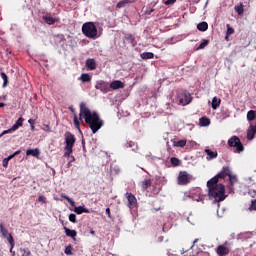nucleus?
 Here are the masks:
<instances>
[{
  "instance_id": "f257e3e1",
  "label": "nucleus",
  "mask_w": 256,
  "mask_h": 256,
  "mask_svg": "<svg viewBox=\"0 0 256 256\" xmlns=\"http://www.w3.org/2000/svg\"><path fill=\"white\" fill-rule=\"evenodd\" d=\"M83 119L86 125H88V127L91 129L93 134L97 133V131H99V129H101L103 125H105V121L101 119L99 113H97V111H91V109H89L87 103L85 102L80 103L79 118L77 117V115H74L75 129L81 131V123L79 121L83 122Z\"/></svg>"
},
{
  "instance_id": "f03ea898",
  "label": "nucleus",
  "mask_w": 256,
  "mask_h": 256,
  "mask_svg": "<svg viewBox=\"0 0 256 256\" xmlns=\"http://www.w3.org/2000/svg\"><path fill=\"white\" fill-rule=\"evenodd\" d=\"M207 187L209 198L215 200L216 203H221V201H225V199H227V195H225V186L223 184H219V182H217V178H211L208 180Z\"/></svg>"
},
{
  "instance_id": "7ed1b4c3",
  "label": "nucleus",
  "mask_w": 256,
  "mask_h": 256,
  "mask_svg": "<svg viewBox=\"0 0 256 256\" xmlns=\"http://www.w3.org/2000/svg\"><path fill=\"white\" fill-rule=\"evenodd\" d=\"M82 33L88 39H95L97 37V26L93 22H86L82 25Z\"/></svg>"
},
{
  "instance_id": "20e7f679",
  "label": "nucleus",
  "mask_w": 256,
  "mask_h": 256,
  "mask_svg": "<svg viewBox=\"0 0 256 256\" xmlns=\"http://www.w3.org/2000/svg\"><path fill=\"white\" fill-rule=\"evenodd\" d=\"M228 146L235 147V153H243V151H245V146H243V143H241V139H239V137L237 136H232L228 140Z\"/></svg>"
},
{
  "instance_id": "39448f33",
  "label": "nucleus",
  "mask_w": 256,
  "mask_h": 256,
  "mask_svg": "<svg viewBox=\"0 0 256 256\" xmlns=\"http://www.w3.org/2000/svg\"><path fill=\"white\" fill-rule=\"evenodd\" d=\"M192 176L191 174H188L187 171H180L177 182L178 185H189L191 183Z\"/></svg>"
},
{
  "instance_id": "423d86ee",
  "label": "nucleus",
  "mask_w": 256,
  "mask_h": 256,
  "mask_svg": "<svg viewBox=\"0 0 256 256\" xmlns=\"http://www.w3.org/2000/svg\"><path fill=\"white\" fill-rule=\"evenodd\" d=\"M178 101L180 105H189V103H191V94L187 92V90H182L178 94Z\"/></svg>"
},
{
  "instance_id": "0eeeda50",
  "label": "nucleus",
  "mask_w": 256,
  "mask_h": 256,
  "mask_svg": "<svg viewBox=\"0 0 256 256\" xmlns=\"http://www.w3.org/2000/svg\"><path fill=\"white\" fill-rule=\"evenodd\" d=\"M64 137H65V143H66L65 148L73 149V146L75 145V141H77V139L75 138V135H73L71 132H66Z\"/></svg>"
},
{
  "instance_id": "6e6552de",
  "label": "nucleus",
  "mask_w": 256,
  "mask_h": 256,
  "mask_svg": "<svg viewBox=\"0 0 256 256\" xmlns=\"http://www.w3.org/2000/svg\"><path fill=\"white\" fill-rule=\"evenodd\" d=\"M230 173L231 169L229 168V166H224L222 170L213 177V179H216V183H219V179H225V177H229Z\"/></svg>"
},
{
  "instance_id": "1a4fd4ad",
  "label": "nucleus",
  "mask_w": 256,
  "mask_h": 256,
  "mask_svg": "<svg viewBox=\"0 0 256 256\" xmlns=\"http://www.w3.org/2000/svg\"><path fill=\"white\" fill-rule=\"evenodd\" d=\"M95 89H98L102 93H109L111 91L109 84L103 80L96 83Z\"/></svg>"
},
{
  "instance_id": "9d476101",
  "label": "nucleus",
  "mask_w": 256,
  "mask_h": 256,
  "mask_svg": "<svg viewBox=\"0 0 256 256\" xmlns=\"http://www.w3.org/2000/svg\"><path fill=\"white\" fill-rule=\"evenodd\" d=\"M25 121V119H23V117H20L17 119V121L15 122V124L8 130H4V133H13V131H17V129H19V127H23V122Z\"/></svg>"
},
{
  "instance_id": "9b49d317",
  "label": "nucleus",
  "mask_w": 256,
  "mask_h": 256,
  "mask_svg": "<svg viewBox=\"0 0 256 256\" xmlns=\"http://www.w3.org/2000/svg\"><path fill=\"white\" fill-rule=\"evenodd\" d=\"M216 253L218 256H227L231 253V249L225 245H219L216 248Z\"/></svg>"
},
{
  "instance_id": "f8f14e48",
  "label": "nucleus",
  "mask_w": 256,
  "mask_h": 256,
  "mask_svg": "<svg viewBox=\"0 0 256 256\" xmlns=\"http://www.w3.org/2000/svg\"><path fill=\"white\" fill-rule=\"evenodd\" d=\"M126 198L128 199V207L129 209H133V207H135L137 205V198L135 197V195H133V193H126Z\"/></svg>"
},
{
  "instance_id": "ddd939ff",
  "label": "nucleus",
  "mask_w": 256,
  "mask_h": 256,
  "mask_svg": "<svg viewBox=\"0 0 256 256\" xmlns=\"http://www.w3.org/2000/svg\"><path fill=\"white\" fill-rule=\"evenodd\" d=\"M110 89H113L114 91L117 89H123L125 87V84L121 82V80H114L109 85Z\"/></svg>"
},
{
  "instance_id": "4468645a",
  "label": "nucleus",
  "mask_w": 256,
  "mask_h": 256,
  "mask_svg": "<svg viewBox=\"0 0 256 256\" xmlns=\"http://www.w3.org/2000/svg\"><path fill=\"white\" fill-rule=\"evenodd\" d=\"M20 154H21V150H17L13 154L9 155L7 158H4L2 162L3 167L5 168L9 167V161H11V159H13L16 155H20Z\"/></svg>"
},
{
  "instance_id": "2eb2a0df",
  "label": "nucleus",
  "mask_w": 256,
  "mask_h": 256,
  "mask_svg": "<svg viewBox=\"0 0 256 256\" xmlns=\"http://www.w3.org/2000/svg\"><path fill=\"white\" fill-rule=\"evenodd\" d=\"M86 67L90 71H95V69H97V62L93 58H88L86 60Z\"/></svg>"
},
{
  "instance_id": "dca6fc26",
  "label": "nucleus",
  "mask_w": 256,
  "mask_h": 256,
  "mask_svg": "<svg viewBox=\"0 0 256 256\" xmlns=\"http://www.w3.org/2000/svg\"><path fill=\"white\" fill-rule=\"evenodd\" d=\"M256 133V125H250V127L247 130V140L251 141L255 138Z\"/></svg>"
},
{
  "instance_id": "f3484780",
  "label": "nucleus",
  "mask_w": 256,
  "mask_h": 256,
  "mask_svg": "<svg viewBox=\"0 0 256 256\" xmlns=\"http://www.w3.org/2000/svg\"><path fill=\"white\" fill-rule=\"evenodd\" d=\"M151 185H153V181L149 178L144 179L143 181L140 182V187L142 191H147V189H149Z\"/></svg>"
},
{
  "instance_id": "a211bd4d",
  "label": "nucleus",
  "mask_w": 256,
  "mask_h": 256,
  "mask_svg": "<svg viewBox=\"0 0 256 256\" xmlns=\"http://www.w3.org/2000/svg\"><path fill=\"white\" fill-rule=\"evenodd\" d=\"M63 229L66 233V236L71 237L75 241V239L77 237V230H71V229L67 228V226H64Z\"/></svg>"
},
{
  "instance_id": "6ab92c4d",
  "label": "nucleus",
  "mask_w": 256,
  "mask_h": 256,
  "mask_svg": "<svg viewBox=\"0 0 256 256\" xmlns=\"http://www.w3.org/2000/svg\"><path fill=\"white\" fill-rule=\"evenodd\" d=\"M205 153L207 155V161H211V159H217V151H211V149H205Z\"/></svg>"
},
{
  "instance_id": "aec40b11",
  "label": "nucleus",
  "mask_w": 256,
  "mask_h": 256,
  "mask_svg": "<svg viewBox=\"0 0 256 256\" xmlns=\"http://www.w3.org/2000/svg\"><path fill=\"white\" fill-rule=\"evenodd\" d=\"M228 177H229L228 189H229V191H233V185H235V183H237V176L232 175L230 172Z\"/></svg>"
},
{
  "instance_id": "412c9836",
  "label": "nucleus",
  "mask_w": 256,
  "mask_h": 256,
  "mask_svg": "<svg viewBox=\"0 0 256 256\" xmlns=\"http://www.w3.org/2000/svg\"><path fill=\"white\" fill-rule=\"evenodd\" d=\"M131 3H135V0H122L117 3V9H123V7H127V5H131Z\"/></svg>"
},
{
  "instance_id": "4be33fe9",
  "label": "nucleus",
  "mask_w": 256,
  "mask_h": 256,
  "mask_svg": "<svg viewBox=\"0 0 256 256\" xmlns=\"http://www.w3.org/2000/svg\"><path fill=\"white\" fill-rule=\"evenodd\" d=\"M3 68H0V76L3 79V84L2 87H7V85H9V77L7 76V74H5V72H2Z\"/></svg>"
},
{
  "instance_id": "5701e85b",
  "label": "nucleus",
  "mask_w": 256,
  "mask_h": 256,
  "mask_svg": "<svg viewBox=\"0 0 256 256\" xmlns=\"http://www.w3.org/2000/svg\"><path fill=\"white\" fill-rule=\"evenodd\" d=\"M199 124L201 125V127H209V125H211V119L207 117H201L199 119Z\"/></svg>"
},
{
  "instance_id": "b1692460",
  "label": "nucleus",
  "mask_w": 256,
  "mask_h": 256,
  "mask_svg": "<svg viewBox=\"0 0 256 256\" xmlns=\"http://www.w3.org/2000/svg\"><path fill=\"white\" fill-rule=\"evenodd\" d=\"M75 213L77 215H83V213H90L89 209L83 207V206H78L74 208Z\"/></svg>"
},
{
  "instance_id": "393cba45",
  "label": "nucleus",
  "mask_w": 256,
  "mask_h": 256,
  "mask_svg": "<svg viewBox=\"0 0 256 256\" xmlns=\"http://www.w3.org/2000/svg\"><path fill=\"white\" fill-rule=\"evenodd\" d=\"M0 233H1L2 237H4V238L11 235V233H9V230H7V228H5V226H3V223H0Z\"/></svg>"
},
{
  "instance_id": "a878e982",
  "label": "nucleus",
  "mask_w": 256,
  "mask_h": 256,
  "mask_svg": "<svg viewBox=\"0 0 256 256\" xmlns=\"http://www.w3.org/2000/svg\"><path fill=\"white\" fill-rule=\"evenodd\" d=\"M79 80L82 81V83H89L91 81V75L88 73H83L81 74Z\"/></svg>"
},
{
  "instance_id": "bb28decb",
  "label": "nucleus",
  "mask_w": 256,
  "mask_h": 256,
  "mask_svg": "<svg viewBox=\"0 0 256 256\" xmlns=\"http://www.w3.org/2000/svg\"><path fill=\"white\" fill-rule=\"evenodd\" d=\"M141 59L147 60V59H154L155 54H153V52H143L140 55Z\"/></svg>"
},
{
  "instance_id": "cd10ccee",
  "label": "nucleus",
  "mask_w": 256,
  "mask_h": 256,
  "mask_svg": "<svg viewBox=\"0 0 256 256\" xmlns=\"http://www.w3.org/2000/svg\"><path fill=\"white\" fill-rule=\"evenodd\" d=\"M198 31H207L209 29V24L207 22H201L197 25Z\"/></svg>"
},
{
  "instance_id": "c85d7f7f",
  "label": "nucleus",
  "mask_w": 256,
  "mask_h": 256,
  "mask_svg": "<svg viewBox=\"0 0 256 256\" xmlns=\"http://www.w3.org/2000/svg\"><path fill=\"white\" fill-rule=\"evenodd\" d=\"M39 149H28L26 151V155L29 156V155H32V157H39Z\"/></svg>"
},
{
  "instance_id": "c756f323",
  "label": "nucleus",
  "mask_w": 256,
  "mask_h": 256,
  "mask_svg": "<svg viewBox=\"0 0 256 256\" xmlns=\"http://www.w3.org/2000/svg\"><path fill=\"white\" fill-rule=\"evenodd\" d=\"M43 20L45 21V23H47V25H55V18L51 17V16H43Z\"/></svg>"
},
{
  "instance_id": "7c9ffc66",
  "label": "nucleus",
  "mask_w": 256,
  "mask_h": 256,
  "mask_svg": "<svg viewBox=\"0 0 256 256\" xmlns=\"http://www.w3.org/2000/svg\"><path fill=\"white\" fill-rule=\"evenodd\" d=\"M221 105V99H218L217 97H214L212 99V109H218V107Z\"/></svg>"
},
{
  "instance_id": "2f4dec72",
  "label": "nucleus",
  "mask_w": 256,
  "mask_h": 256,
  "mask_svg": "<svg viewBox=\"0 0 256 256\" xmlns=\"http://www.w3.org/2000/svg\"><path fill=\"white\" fill-rule=\"evenodd\" d=\"M256 112L255 110H250L247 112V121H255Z\"/></svg>"
},
{
  "instance_id": "473e14b6",
  "label": "nucleus",
  "mask_w": 256,
  "mask_h": 256,
  "mask_svg": "<svg viewBox=\"0 0 256 256\" xmlns=\"http://www.w3.org/2000/svg\"><path fill=\"white\" fill-rule=\"evenodd\" d=\"M236 13H238V15H243V13H245V9L243 8V3H240L239 5L234 7Z\"/></svg>"
},
{
  "instance_id": "72a5a7b5",
  "label": "nucleus",
  "mask_w": 256,
  "mask_h": 256,
  "mask_svg": "<svg viewBox=\"0 0 256 256\" xmlns=\"http://www.w3.org/2000/svg\"><path fill=\"white\" fill-rule=\"evenodd\" d=\"M170 163L173 167H179V165H181V160H179V158L172 157L170 159Z\"/></svg>"
},
{
  "instance_id": "f704fd0d",
  "label": "nucleus",
  "mask_w": 256,
  "mask_h": 256,
  "mask_svg": "<svg viewBox=\"0 0 256 256\" xmlns=\"http://www.w3.org/2000/svg\"><path fill=\"white\" fill-rule=\"evenodd\" d=\"M187 145V140H179L174 142V147H185Z\"/></svg>"
},
{
  "instance_id": "c9c22d12",
  "label": "nucleus",
  "mask_w": 256,
  "mask_h": 256,
  "mask_svg": "<svg viewBox=\"0 0 256 256\" xmlns=\"http://www.w3.org/2000/svg\"><path fill=\"white\" fill-rule=\"evenodd\" d=\"M5 239H7L8 243L10 244V247H15V239H13V235L10 234Z\"/></svg>"
},
{
  "instance_id": "e433bc0d",
  "label": "nucleus",
  "mask_w": 256,
  "mask_h": 256,
  "mask_svg": "<svg viewBox=\"0 0 256 256\" xmlns=\"http://www.w3.org/2000/svg\"><path fill=\"white\" fill-rule=\"evenodd\" d=\"M64 149H65L64 157L69 159L71 157V153H73V148H64Z\"/></svg>"
},
{
  "instance_id": "4c0bfd02",
  "label": "nucleus",
  "mask_w": 256,
  "mask_h": 256,
  "mask_svg": "<svg viewBox=\"0 0 256 256\" xmlns=\"http://www.w3.org/2000/svg\"><path fill=\"white\" fill-rule=\"evenodd\" d=\"M209 45V40H203V42L198 46L197 51L200 49H205Z\"/></svg>"
},
{
  "instance_id": "58836bf2",
  "label": "nucleus",
  "mask_w": 256,
  "mask_h": 256,
  "mask_svg": "<svg viewBox=\"0 0 256 256\" xmlns=\"http://www.w3.org/2000/svg\"><path fill=\"white\" fill-rule=\"evenodd\" d=\"M226 27H227L226 34H228V35L231 36V35H233V34L235 33V29H233V28L231 27V25L227 24Z\"/></svg>"
},
{
  "instance_id": "ea45409f",
  "label": "nucleus",
  "mask_w": 256,
  "mask_h": 256,
  "mask_svg": "<svg viewBox=\"0 0 256 256\" xmlns=\"http://www.w3.org/2000/svg\"><path fill=\"white\" fill-rule=\"evenodd\" d=\"M63 199H65L66 201H68V203L72 206L75 205V202L73 201V199L69 198V196L62 194Z\"/></svg>"
},
{
  "instance_id": "a19ab883",
  "label": "nucleus",
  "mask_w": 256,
  "mask_h": 256,
  "mask_svg": "<svg viewBox=\"0 0 256 256\" xmlns=\"http://www.w3.org/2000/svg\"><path fill=\"white\" fill-rule=\"evenodd\" d=\"M69 221H70L71 223H77V215H75V214H70V215H69Z\"/></svg>"
},
{
  "instance_id": "79ce46f5",
  "label": "nucleus",
  "mask_w": 256,
  "mask_h": 256,
  "mask_svg": "<svg viewBox=\"0 0 256 256\" xmlns=\"http://www.w3.org/2000/svg\"><path fill=\"white\" fill-rule=\"evenodd\" d=\"M125 40L126 41H135V36H133L132 34H126Z\"/></svg>"
},
{
  "instance_id": "37998d69",
  "label": "nucleus",
  "mask_w": 256,
  "mask_h": 256,
  "mask_svg": "<svg viewBox=\"0 0 256 256\" xmlns=\"http://www.w3.org/2000/svg\"><path fill=\"white\" fill-rule=\"evenodd\" d=\"M64 253L66 255H73V252L71 251V245L67 246L64 250Z\"/></svg>"
},
{
  "instance_id": "c03bdc74",
  "label": "nucleus",
  "mask_w": 256,
  "mask_h": 256,
  "mask_svg": "<svg viewBox=\"0 0 256 256\" xmlns=\"http://www.w3.org/2000/svg\"><path fill=\"white\" fill-rule=\"evenodd\" d=\"M23 256H31V250L29 248L23 249Z\"/></svg>"
},
{
  "instance_id": "a18cd8bd",
  "label": "nucleus",
  "mask_w": 256,
  "mask_h": 256,
  "mask_svg": "<svg viewBox=\"0 0 256 256\" xmlns=\"http://www.w3.org/2000/svg\"><path fill=\"white\" fill-rule=\"evenodd\" d=\"M38 201H39L40 203H47V198H46L45 196H39V197H38Z\"/></svg>"
},
{
  "instance_id": "49530a36",
  "label": "nucleus",
  "mask_w": 256,
  "mask_h": 256,
  "mask_svg": "<svg viewBox=\"0 0 256 256\" xmlns=\"http://www.w3.org/2000/svg\"><path fill=\"white\" fill-rule=\"evenodd\" d=\"M174 3H177V0H166L164 2L165 5H174Z\"/></svg>"
},
{
  "instance_id": "de8ad7c7",
  "label": "nucleus",
  "mask_w": 256,
  "mask_h": 256,
  "mask_svg": "<svg viewBox=\"0 0 256 256\" xmlns=\"http://www.w3.org/2000/svg\"><path fill=\"white\" fill-rule=\"evenodd\" d=\"M250 209H251L252 211H256V200H252Z\"/></svg>"
},
{
  "instance_id": "09e8293b",
  "label": "nucleus",
  "mask_w": 256,
  "mask_h": 256,
  "mask_svg": "<svg viewBox=\"0 0 256 256\" xmlns=\"http://www.w3.org/2000/svg\"><path fill=\"white\" fill-rule=\"evenodd\" d=\"M106 215L109 217V219H111V209L110 208H106Z\"/></svg>"
},
{
  "instance_id": "8fccbe9b",
  "label": "nucleus",
  "mask_w": 256,
  "mask_h": 256,
  "mask_svg": "<svg viewBox=\"0 0 256 256\" xmlns=\"http://www.w3.org/2000/svg\"><path fill=\"white\" fill-rule=\"evenodd\" d=\"M0 101H7V95L0 96Z\"/></svg>"
},
{
  "instance_id": "3c124183",
  "label": "nucleus",
  "mask_w": 256,
  "mask_h": 256,
  "mask_svg": "<svg viewBox=\"0 0 256 256\" xmlns=\"http://www.w3.org/2000/svg\"><path fill=\"white\" fill-rule=\"evenodd\" d=\"M28 123H29L30 126H31V125H35V120H34V119H29V120H28Z\"/></svg>"
},
{
  "instance_id": "603ef678",
  "label": "nucleus",
  "mask_w": 256,
  "mask_h": 256,
  "mask_svg": "<svg viewBox=\"0 0 256 256\" xmlns=\"http://www.w3.org/2000/svg\"><path fill=\"white\" fill-rule=\"evenodd\" d=\"M10 253H12V256H15V251H13V246L10 248Z\"/></svg>"
},
{
  "instance_id": "864d4df0",
  "label": "nucleus",
  "mask_w": 256,
  "mask_h": 256,
  "mask_svg": "<svg viewBox=\"0 0 256 256\" xmlns=\"http://www.w3.org/2000/svg\"><path fill=\"white\" fill-rule=\"evenodd\" d=\"M153 11H155L154 9H150L149 11H147L146 13L148 14V15H151L152 13H153Z\"/></svg>"
},
{
  "instance_id": "5fc2aeb1",
  "label": "nucleus",
  "mask_w": 256,
  "mask_h": 256,
  "mask_svg": "<svg viewBox=\"0 0 256 256\" xmlns=\"http://www.w3.org/2000/svg\"><path fill=\"white\" fill-rule=\"evenodd\" d=\"M199 241V239H195L194 241H193V245L191 246V249H193V246L195 245V243H197Z\"/></svg>"
},
{
  "instance_id": "6e6d98bb",
  "label": "nucleus",
  "mask_w": 256,
  "mask_h": 256,
  "mask_svg": "<svg viewBox=\"0 0 256 256\" xmlns=\"http://www.w3.org/2000/svg\"><path fill=\"white\" fill-rule=\"evenodd\" d=\"M229 37H231L230 35L226 34L225 35V41H229Z\"/></svg>"
},
{
  "instance_id": "4d7b16f0",
  "label": "nucleus",
  "mask_w": 256,
  "mask_h": 256,
  "mask_svg": "<svg viewBox=\"0 0 256 256\" xmlns=\"http://www.w3.org/2000/svg\"><path fill=\"white\" fill-rule=\"evenodd\" d=\"M31 131H35V124L31 125Z\"/></svg>"
},
{
  "instance_id": "13d9d810",
  "label": "nucleus",
  "mask_w": 256,
  "mask_h": 256,
  "mask_svg": "<svg viewBox=\"0 0 256 256\" xmlns=\"http://www.w3.org/2000/svg\"><path fill=\"white\" fill-rule=\"evenodd\" d=\"M3 135H7V133H5V131H3V132L0 134V139H1V137H3Z\"/></svg>"
},
{
  "instance_id": "bf43d9fd",
  "label": "nucleus",
  "mask_w": 256,
  "mask_h": 256,
  "mask_svg": "<svg viewBox=\"0 0 256 256\" xmlns=\"http://www.w3.org/2000/svg\"><path fill=\"white\" fill-rule=\"evenodd\" d=\"M5 103H0V109H2V107H5Z\"/></svg>"
},
{
  "instance_id": "052dcab7",
  "label": "nucleus",
  "mask_w": 256,
  "mask_h": 256,
  "mask_svg": "<svg viewBox=\"0 0 256 256\" xmlns=\"http://www.w3.org/2000/svg\"><path fill=\"white\" fill-rule=\"evenodd\" d=\"M91 235H95V230H90Z\"/></svg>"
},
{
  "instance_id": "680f3d73",
  "label": "nucleus",
  "mask_w": 256,
  "mask_h": 256,
  "mask_svg": "<svg viewBox=\"0 0 256 256\" xmlns=\"http://www.w3.org/2000/svg\"><path fill=\"white\" fill-rule=\"evenodd\" d=\"M72 160L75 161V157H72Z\"/></svg>"
}]
</instances>
